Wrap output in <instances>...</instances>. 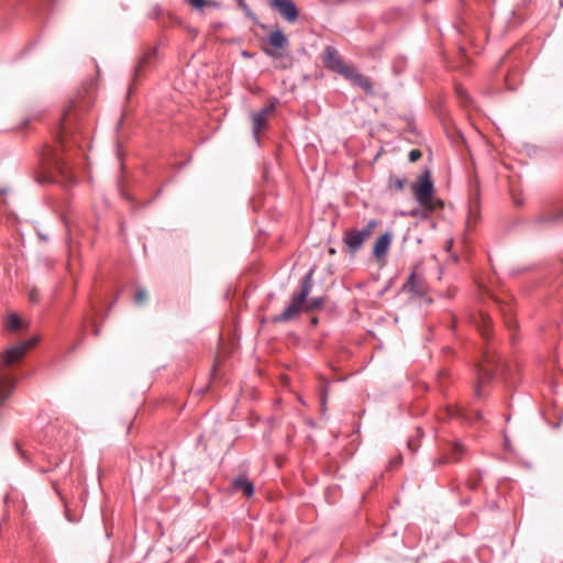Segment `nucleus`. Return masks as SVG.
Wrapping results in <instances>:
<instances>
[{"instance_id": "nucleus-23", "label": "nucleus", "mask_w": 563, "mask_h": 563, "mask_svg": "<svg viewBox=\"0 0 563 563\" xmlns=\"http://www.w3.org/2000/svg\"><path fill=\"white\" fill-rule=\"evenodd\" d=\"M421 155H422V154H421V151H420V150H418V148H413V150H411V151L409 152L408 157H409V161H410V162H417V161L421 157Z\"/></svg>"}, {"instance_id": "nucleus-18", "label": "nucleus", "mask_w": 563, "mask_h": 563, "mask_svg": "<svg viewBox=\"0 0 563 563\" xmlns=\"http://www.w3.org/2000/svg\"><path fill=\"white\" fill-rule=\"evenodd\" d=\"M464 453V448L462 444L455 442L452 448L449 457H451L453 463L459 462L462 459V455Z\"/></svg>"}, {"instance_id": "nucleus-3", "label": "nucleus", "mask_w": 563, "mask_h": 563, "mask_svg": "<svg viewBox=\"0 0 563 563\" xmlns=\"http://www.w3.org/2000/svg\"><path fill=\"white\" fill-rule=\"evenodd\" d=\"M415 199L421 208L434 211L443 207V202L433 197L434 186L430 172L426 170L419 176V180L411 186Z\"/></svg>"}, {"instance_id": "nucleus-16", "label": "nucleus", "mask_w": 563, "mask_h": 563, "mask_svg": "<svg viewBox=\"0 0 563 563\" xmlns=\"http://www.w3.org/2000/svg\"><path fill=\"white\" fill-rule=\"evenodd\" d=\"M407 184V179L406 178H400V177H396V176H389V179H388V188L389 190H394L396 192H399V191H402L405 186Z\"/></svg>"}, {"instance_id": "nucleus-13", "label": "nucleus", "mask_w": 563, "mask_h": 563, "mask_svg": "<svg viewBox=\"0 0 563 563\" xmlns=\"http://www.w3.org/2000/svg\"><path fill=\"white\" fill-rule=\"evenodd\" d=\"M404 289L408 292L422 295L424 292V283L422 278H419L416 273H411L408 277L407 283L404 286Z\"/></svg>"}, {"instance_id": "nucleus-4", "label": "nucleus", "mask_w": 563, "mask_h": 563, "mask_svg": "<svg viewBox=\"0 0 563 563\" xmlns=\"http://www.w3.org/2000/svg\"><path fill=\"white\" fill-rule=\"evenodd\" d=\"M377 225L378 221L376 219H372L362 230H346L343 235V242L346 245L349 253L354 255L362 247L364 242L372 235Z\"/></svg>"}, {"instance_id": "nucleus-11", "label": "nucleus", "mask_w": 563, "mask_h": 563, "mask_svg": "<svg viewBox=\"0 0 563 563\" xmlns=\"http://www.w3.org/2000/svg\"><path fill=\"white\" fill-rule=\"evenodd\" d=\"M391 244V233L386 232L382 234L374 243L373 255L376 260H380L386 256L389 246Z\"/></svg>"}, {"instance_id": "nucleus-15", "label": "nucleus", "mask_w": 563, "mask_h": 563, "mask_svg": "<svg viewBox=\"0 0 563 563\" xmlns=\"http://www.w3.org/2000/svg\"><path fill=\"white\" fill-rule=\"evenodd\" d=\"M22 320L19 318L18 314L15 313H10L8 317H7V320H5V323H4V327L8 331H19L21 328H22Z\"/></svg>"}, {"instance_id": "nucleus-29", "label": "nucleus", "mask_w": 563, "mask_h": 563, "mask_svg": "<svg viewBox=\"0 0 563 563\" xmlns=\"http://www.w3.org/2000/svg\"><path fill=\"white\" fill-rule=\"evenodd\" d=\"M450 375V372L448 369H441L439 372V378L442 380L444 378H446L448 376Z\"/></svg>"}, {"instance_id": "nucleus-35", "label": "nucleus", "mask_w": 563, "mask_h": 563, "mask_svg": "<svg viewBox=\"0 0 563 563\" xmlns=\"http://www.w3.org/2000/svg\"><path fill=\"white\" fill-rule=\"evenodd\" d=\"M95 334L98 335L99 334V329H95Z\"/></svg>"}, {"instance_id": "nucleus-33", "label": "nucleus", "mask_w": 563, "mask_h": 563, "mask_svg": "<svg viewBox=\"0 0 563 563\" xmlns=\"http://www.w3.org/2000/svg\"><path fill=\"white\" fill-rule=\"evenodd\" d=\"M476 418H477L478 420H481V419H482V413H481L479 411H477V412H476Z\"/></svg>"}, {"instance_id": "nucleus-6", "label": "nucleus", "mask_w": 563, "mask_h": 563, "mask_svg": "<svg viewBox=\"0 0 563 563\" xmlns=\"http://www.w3.org/2000/svg\"><path fill=\"white\" fill-rule=\"evenodd\" d=\"M85 122L81 113H79L75 107H69L63 114L58 139L60 143L69 136H74L76 133H82Z\"/></svg>"}, {"instance_id": "nucleus-30", "label": "nucleus", "mask_w": 563, "mask_h": 563, "mask_svg": "<svg viewBox=\"0 0 563 563\" xmlns=\"http://www.w3.org/2000/svg\"><path fill=\"white\" fill-rule=\"evenodd\" d=\"M419 214H420V210H412L410 212V216H412V217H418Z\"/></svg>"}, {"instance_id": "nucleus-25", "label": "nucleus", "mask_w": 563, "mask_h": 563, "mask_svg": "<svg viewBox=\"0 0 563 563\" xmlns=\"http://www.w3.org/2000/svg\"><path fill=\"white\" fill-rule=\"evenodd\" d=\"M191 5H194L195 8L197 9H202L206 3H207V0H187Z\"/></svg>"}, {"instance_id": "nucleus-8", "label": "nucleus", "mask_w": 563, "mask_h": 563, "mask_svg": "<svg viewBox=\"0 0 563 563\" xmlns=\"http://www.w3.org/2000/svg\"><path fill=\"white\" fill-rule=\"evenodd\" d=\"M269 7L276 10L286 21L292 23L298 19V10L292 0H269Z\"/></svg>"}, {"instance_id": "nucleus-14", "label": "nucleus", "mask_w": 563, "mask_h": 563, "mask_svg": "<svg viewBox=\"0 0 563 563\" xmlns=\"http://www.w3.org/2000/svg\"><path fill=\"white\" fill-rule=\"evenodd\" d=\"M268 40H269V44L275 48V49H282V48H285L288 46L289 44V41L287 38V36L284 34L283 31L280 30H275L273 31L269 36H268Z\"/></svg>"}, {"instance_id": "nucleus-28", "label": "nucleus", "mask_w": 563, "mask_h": 563, "mask_svg": "<svg viewBox=\"0 0 563 563\" xmlns=\"http://www.w3.org/2000/svg\"><path fill=\"white\" fill-rule=\"evenodd\" d=\"M264 52L266 55L274 57V58L278 56V54L275 49L265 48Z\"/></svg>"}, {"instance_id": "nucleus-21", "label": "nucleus", "mask_w": 563, "mask_h": 563, "mask_svg": "<svg viewBox=\"0 0 563 563\" xmlns=\"http://www.w3.org/2000/svg\"><path fill=\"white\" fill-rule=\"evenodd\" d=\"M147 294L144 289H137L134 296V301L136 305H142L145 302Z\"/></svg>"}, {"instance_id": "nucleus-34", "label": "nucleus", "mask_w": 563, "mask_h": 563, "mask_svg": "<svg viewBox=\"0 0 563 563\" xmlns=\"http://www.w3.org/2000/svg\"><path fill=\"white\" fill-rule=\"evenodd\" d=\"M5 194V190H0V197Z\"/></svg>"}, {"instance_id": "nucleus-1", "label": "nucleus", "mask_w": 563, "mask_h": 563, "mask_svg": "<svg viewBox=\"0 0 563 563\" xmlns=\"http://www.w3.org/2000/svg\"><path fill=\"white\" fill-rule=\"evenodd\" d=\"M313 269H310L300 280V290L294 292L290 303L280 312L272 318L273 323H283L296 319L300 311L312 312L320 309L324 305L323 297H314L308 299L312 289Z\"/></svg>"}, {"instance_id": "nucleus-5", "label": "nucleus", "mask_w": 563, "mask_h": 563, "mask_svg": "<svg viewBox=\"0 0 563 563\" xmlns=\"http://www.w3.org/2000/svg\"><path fill=\"white\" fill-rule=\"evenodd\" d=\"M563 222V202L550 201L542 206L534 218L533 224L538 229L549 228Z\"/></svg>"}, {"instance_id": "nucleus-27", "label": "nucleus", "mask_w": 563, "mask_h": 563, "mask_svg": "<svg viewBox=\"0 0 563 563\" xmlns=\"http://www.w3.org/2000/svg\"><path fill=\"white\" fill-rule=\"evenodd\" d=\"M401 463V456H396L395 459H393L390 462H389V466L393 467V466H397Z\"/></svg>"}, {"instance_id": "nucleus-9", "label": "nucleus", "mask_w": 563, "mask_h": 563, "mask_svg": "<svg viewBox=\"0 0 563 563\" xmlns=\"http://www.w3.org/2000/svg\"><path fill=\"white\" fill-rule=\"evenodd\" d=\"M158 48L151 47L139 58L133 73V84L137 82V80L145 74V71L151 67L152 62L157 58Z\"/></svg>"}, {"instance_id": "nucleus-17", "label": "nucleus", "mask_w": 563, "mask_h": 563, "mask_svg": "<svg viewBox=\"0 0 563 563\" xmlns=\"http://www.w3.org/2000/svg\"><path fill=\"white\" fill-rule=\"evenodd\" d=\"M482 474L478 471L472 472L466 479L467 488L471 490L477 489L482 483Z\"/></svg>"}, {"instance_id": "nucleus-31", "label": "nucleus", "mask_w": 563, "mask_h": 563, "mask_svg": "<svg viewBox=\"0 0 563 563\" xmlns=\"http://www.w3.org/2000/svg\"><path fill=\"white\" fill-rule=\"evenodd\" d=\"M311 323H312V325H317V323H318V318H316V317H314V318H312V319H311Z\"/></svg>"}, {"instance_id": "nucleus-7", "label": "nucleus", "mask_w": 563, "mask_h": 563, "mask_svg": "<svg viewBox=\"0 0 563 563\" xmlns=\"http://www.w3.org/2000/svg\"><path fill=\"white\" fill-rule=\"evenodd\" d=\"M278 100L272 99L263 109L252 114V129L256 142H260V134L266 128L269 115L275 111Z\"/></svg>"}, {"instance_id": "nucleus-12", "label": "nucleus", "mask_w": 563, "mask_h": 563, "mask_svg": "<svg viewBox=\"0 0 563 563\" xmlns=\"http://www.w3.org/2000/svg\"><path fill=\"white\" fill-rule=\"evenodd\" d=\"M232 488L235 492H242L246 497H251L254 494L253 483L243 475H240L232 481Z\"/></svg>"}, {"instance_id": "nucleus-2", "label": "nucleus", "mask_w": 563, "mask_h": 563, "mask_svg": "<svg viewBox=\"0 0 563 563\" xmlns=\"http://www.w3.org/2000/svg\"><path fill=\"white\" fill-rule=\"evenodd\" d=\"M321 59L327 69L343 76L354 86L363 89L366 93H374L372 80L357 71L353 66L347 65L335 47L325 46L321 55Z\"/></svg>"}, {"instance_id": "nucleus-19", "label": "nucleus", "mask_w": 563, "mask_h": 563, "mask_svg": "<svg viewBox=\"0 0 563 563\" xmlns=\"http://www.w3.org/2000/svg\"><path fill=\"white\" fill-rule=\"evenodd\" d=\"M239 7L244 11L245 15L250 18L253 22H257V18L251 8L247 5L245 0H236Z\"/></svg>"}, {"instance_id": "nucleus-10", "label": "nucleus", "mask_w": 563, "mask_h": 563, "mask_svg": "<svg viewBox=\"0 0 563 563\" xmlns=\"http://www.w3.org/2000/svg\"><path fill=\"white\" fill-rule=\"evenodd\" d=\"M495 376V368H493V361L486 357V363L477 368V385L474 389L476 397H482L481 388L484 384L488 383Z\"/></svg>"}, {"instance_id": "nucleus-36", "label": "nucleus", "mask_w": 563, "mask_h": 563, "mask_svg": "<svg viewBox=\"0 0 563 563\" xmlns=\"http://www.w3.org/2000/svg\"><path fill=\"white\" fill-rule=\"evenodd\" d=\"M243 56H247V57H250V54H249V53H246V52H243Z\"/></svg>"}, {"instance_id": "nucleus-24", "label": "nucleus", "mask_w": 563, "mask_h": 563, "mask_svg": "<svg viewBox=\"0 0 563 563\" xmlns=\"http://www.w3.org/2000/svg\"><path fill=\"white\" fill-rule=\"evenodd\" d=\"M452 462L451 457L449 455H443L434 461V464L438 466L444 465L446 463Z\"/></svg>"}, {"instance_id": "nucleus-26", "label": "nucleus", "mask_w": 563, "mask_h": 563, "mask_svg": "<svg viewBox=\"0 0 563 563\" xmlns=\"http://www.w3.org/2000/svg\"><path fill=\"white\" fill-rule=\"evenodd\" d=\"M459 415H462L460 408H450L449 407L448 410H446L448 418H452V417L459 416Z\"/></svg>"}, {"instance_id": "nucleus-20", "label": "nucleus", "mask_w": 563, "mask_h": 563, "mask_svg": "<svg viewBox=\"0 0 563 563\" xmlns=\"http://www.w3.org/2000/svg\"><path fill=\"white\" fill-rule=\"evenodd\" d=\"M455 92L460 99V102L464 106V107H468L470 103H471V100H470V97H468V93L461 87H456L455 88Z\"/></svg>"}, {"instance_id": "nucleus-22", "label": "nucleus", "mask_w": 563, "mask_h": 563, "mask_svg": "<svg viewBox=\"0 0 563 563\" xmlns=\"http://www.w3.org/2000/svg\"><path fill=\"white\" fill-rule=\"evenodd\" d=\"M29 300L33 303H36L40 301V292L36 288H32L29 294Z\"/></svg>"}, {"instance_id": "nucleus-32", "label": "nucleus", "mask_w": 563, "mask_h": 563, "mask_svg": "<svg viewBox=\"0 0 563 563\" xmlns=\"http://www.w3.org/2000/svg\"><path fill=\"white\" fill-rule=\"evenodd\" d=\"M321 401H322V406L324 407L325 406V401H327V396L325 395L322 396Z\"/></svg>"}]
</instances>
